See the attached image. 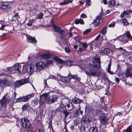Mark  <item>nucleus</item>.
Returning <instances> with one entry per match:
<instances>
[{"mask_svg":"<svg viewBox=\"0 0 132 132\" xmlns=\"http://www.w3.org/2000/svg\"><path fill=\"white\" fill-rule=\"evenodd\" d=\"M67 109L66 107L63 104H61L59 108L57 109V111L58 112H63L65 115L64 117L66 118L68 116L69 113L67 112L66 110L70 111L73 108V105L71 102L70 103L67 105Z\"/></svg>","mask_w":132,"mask_h":132,"instance_id":"obj_1","label":"nucleus"},{"mask_svg":"<svg viewBox=\"0 0 132 132\" xmlns=\"http://www.w3.org/2000/svg\"><path fill=\"white\" fill-rule=\"evenodd\" d=\"M84 71L86 74L90 77L92 76L94 77L99 78L101 74L98 70V69L92 67H89L88 70H85Z\"/></svg>","mask_w":132,"mask_h":132,"instance_id":"obj_2","label":"nucleus"},{"mask_svg":"<svg viewBox=\"0 0 132 132\" xmlns=\"http://www.w3.org/2000/svg\"><path fill=\"white\" fill-rule=\"evenodd\" d=\"M19 121L20 124L25 129V130L28 131H29L31 127V124L29 121L25 118L20 119Z\"/></svg>","mask_w":132,"mask_h":132,"instance_id":"obj_3","label":"nucleus"},{"mask_svg":"<svg viewBox=\"0 0 132 132\" xmlns=\"http://www.w3.org/2000/svg\"><path fill=\"white\" fill-rule=\"evenodd\" d=\"M21 66L19 64H15L14 66L11 67H8L6 70V72L9 73H14L20 72V69H21Z\"/></svg>","mask_w":132,"mask_h":132,"instance_id":"obj_4","label":"nucleus"},{"mask_svg":"<svg viewBox=\"0 0 132 132\" xmlns=\"http://www.w3.org/2000/svg\"><path fill=\"white\" fill-rule=\"evenodd\" d=\"M52 26L54 31L57 32L60 35L61 39H62L65 36V32L63 30L61 29L60 27L54 24H52Z\"/></svg>","mask_w":132,"mask_h":132,"instance_id":"obj_5","label":"nucleus"},{"mask_svg":"<svg viewBox=\"0 0 132 132\" xmlns=\"http://www.w3.org/2000/svg\"><path fill=\"white\" fill-rule=\"evenodd\" d=\"M34 96V94L33 93L28 94L25 96L17 98L16 102H27Z\"/></svg>","mask_w":132,"mask_h":132,"instance_id":"obj_6","label":"nucleus"},{"mask_svg":"<svg viewBox=\"0 0 132 132\" xmlns=\"http://www.w3.org/2000/svg\"><path fill=\"white\" fill-rule=\"evenodd\" d=\"M101 62L100 58L99 57L96 56L94 57L93 61V66L97 69L101 67Z\"/></svg>","mask_w":132,"mask_h":132,"instance_id":"obj_7","label":"nucleus"},{"mask_svg":"<svg viewBox=\"0 0 132 132\" xmlns=\"http://www.w3.org/2000/svg\"><path fill=\"white\" fill-rule=\"evenodd\" d=\"M29 81V78H28L25 79H22L16 81L14 83L15 88L19 87L21 85L28 83Z\"/></svg>","mask_w":132,"mask_h":132,"instance_id":"obj_8","label":"nucleus"},{"mask_svg":"<svg viewBox=\"0 0 132 132\" xmlns=\"http://www.w3.org/2000/svg\"><path fill=\"white\" fill-rule=\"evenodd\" d=\"M0 8L2 11L6 12L10 11L11 10V8L10 5L8 4L7 3L5 2L2 3Z\"/></svg>","mask_w":132,"mask_h":132,"instance_id":"obj_9","label":"nucleus"},{"mask_svg":"<svg viewBox=\"0 0 132 132\" xmlns=\"http://www.w3.org/2000/svg\"><path fill=\"white\" fill-rule=\"evenodd\" d=\"M58 98V96L56 95H51L47 98V102L48 104H52L54 103Z\"/></svg>","mask_w":132,"mask_h":132,"instance_id":"obj_10","label":"nucleus"},{"mask_svg":"<svg viewBox=\"0 0 132 132\" xmlns=\"http://www.w3.org/2000/svg\"><path fill=\"white\" fill-rule=\"evenodd\" d=\"M101 123L103 125H104L108 120V119L105 114L101 113L100 115Z\"/></svg>","mask_w":132,"mask_h":132,"instance_id":"obj_11","label":"nucleus"},{"mask_svg":"<svg viewBox=\"0 0 132 132\" xmlns=\"http://www.w3.org/2000/svg\"><path fill=\"white\" fill-rule=\"evenodd\" d=\"M54 59L56 62V64L60 68V69L63 64H64V61L56 56L54 57Z\"/></svg>","mask_w":132,"mask_h":132,"instance_id":"obj_12","label":"nucleus"},{"mask_svg":"<svg viewBox=\"0 0 132 132\" xmlns=\"http://www.w3.org/2000/svg\"><path fill=\"white\" fill-rule=\"evenodd\" d=\"M10 83L9 81L6 79H4L2 80L0 79V86L1 87L9 86Z\"/></svg>","mask_w":132,"mask_h":132,"instance_id":"obj_13","label":"nucleus"},{"mask_svg":"<svg viewBox=\"0 0 132 132\" xmlns=\"http://www.w3.org/2000/svg\"><path fill=\"white\" fill-rule=\"evenodd\" d=\"M45 66V64L42 62H37L36 64V69L39 71H40L43 69Z\"/></svg>","mask_w":132,"mask_h":132,"instance_id":"obj_14","label":"nucleus"},{"mask_svg":"<svg viewBox=\"0 0 132 132\" xmlns=\"http://www.w3.org/2000/svg\"><path fill=\"white\" fill-rule=\"evenodd\" d=\"M48 96V95L47 94H43L40 96L39 102L40 104H43L46 101Z\"/></svg>","mask_w":132,"mask_h":132,"instance_id":"obj_15","label":"nucleus"},{"mask_svg":"<svg viewBox=\"0 0 132 132\" xmlns=\"http://www.w3.org/2000/svg\"><path fill=\"white\" fill-rule=\"evenodd\" d=\"M69 77H63L61 79V81L64 82L66 83H69L70 81V79H74V75H68Z\"/></svg>","mask_w":132,"mask_h":132,"instance_id":"obj_16","label":"nucleus"},{"mask_svg":"<svg viewBox=\"0 0 132 132\" xmlns=\"http://www.w3.org/2000/svg\"><path fill=\"white\" fill-rule=\"evenodd\" d=\"M103 21L100 16H98L94 20V22L95 27L97 26Z\"/></svg>","mask_w":132,"mask_h":132,"instance_id":"obj_17","label":"nucleus"},{"mask_svg":"<svg viewBox=\"0 0 132 132\" xmlns=\"http://www.w3.org/2000/svg\"><path fill=\"white\" fill-rule=\"evenodd\" d=\"M38 55L43 58L46 59H48L51 57V54L48 53H39Z\"/></svg>","mask_w":132,"mask_h":132,"instance_id":"obj_18","label":"nucleus"},{"mask_svg":"<svg viewBox=\"0 0 132 132\" xmlns=\"http://www.w3.org/2000/svg\"><path fill=\"white\" fill-rule=\"evenodd\" d=\"M126 37L127 38H128V39H125L126 38H125V39L124 40V38H123V42L126 43L128 42V40L132 41V36L131 35L129 32L128 31H127L126 33Z\"/></svg>","mask_w":132,"mask_h":132,"instance_id":"obj_19","label":"nucleus"},{"mask_svg":"<svg viewBox=\"0 0 132 132\" xmlns=\"http://www.w3.org/2000/svg\"><path fill=\"white\" fill-rule=\"evenodd\" d=\"M126 76V78H128L129 77H132V67L128 68L127 69Z\"/></svg>","mask_w":132,"mask_h":132,"instance_id":"obj_20","label":"nucleus"},{"mask_svg":"<svg viewBox=\"0 0 132 132\" xmlns=\"http://www.w3.org/2000/svg\"><path fill=\"white\" fill-rule=\"evenodd\" d=\"M7 101V98L4 97L0 100V104L1 107H5Z\"/></svg>","mask_w":132,"mask_h":132,"instance_id":"obj_21","label":"nucleus"},{"mask_svg":"<svg viewBox=\"0 0 132 132\" xmlns=\"http://www.w3.org/2000/svg\"><path fill=\"white\" fill-rule=\"evenodd\" d=\"M118 76L119 79L121 80H124L126 78V73H125L122 71H120L118 74Z\"/></svg>","mask_w":132,"mask_h":132,"instance_id":"obj_22","label":"nucleus"},{"mask_svg":"<svg viewBox=\"0 0 132 132\" xmlns=\"http://www.w3.org/2000/svg\"><path fill=\"white\" fill-rule=\"evenodd\" d=\"M110 50L109 48H105L103 50H101L100 51V53L102 55L104 54L107 55L110 52Z\"/></svg>","mask_w":132,"mask_h":132,"instance_id":"obj_23","label":"nucleus"},{"mask_svg":"<svg viewBox=\"0 0 132 132\" xmlns=\"http://www.w3.org/2000/svg\"><path fill=\"white\" fill-rule=\"evenodd\" d=\"M115 0H110L109 1L108 5L109 7H112L115 6L116 5Z\"/></svg>","mask_w":132,"mask_h":132,"instance_id":"obj_24","label":"nucleus"},{"mask_svg":"<svg viewBox=\"0 0 132 132\" xmlns=\"http://www.w3.org/2000/svg\"><path fill=\"white\" fill-rule=\"evenodd\" d=\"M83 112L82 111L80 110V107L75 112V117H78L79 114H82Z\"/></svg>","mask_w":132,"mask_h":132,"instance_id":"obj_25","label":"nucleus"},{"mask_svg":"<svg viewBox=\"0 0 132 132\" xmlns=\"http://www.w3.org/2000/svg\"><path fill=\"white\" fill-rule=\"evenodd\" d=\"M28 41L30 43H35L37 42V41L34 37L29 36L28 37Z\"/></svg>","mask_w":132,"mask_h":132,"instance_id":"obj_26","label":"nucleus"},{"mask_svg":"<svg viewBox=\"0 0 132 132\" xmlns=\"http://www.w3.org/2000/svg\"><path fill=\"white\" fill-rule=\"evenodd\" d=\"M98 131V129L97 127L93 126L90 128L89 132H97Z\"/></svg>","mask_w":132,"mask_h":132,"instance_id":"obj_27","label":"nucleus"},{"mask_svg":"<svg viewBox=\"0 0 132 132\" xmlns=\"http://www.w3.org/2000/svg\"><path fill=\"white\" fill-rule=\"evenodd\" d=\"M107 26L104 27L100 32V35H102L103 36H104L107 32V30L108 29Z\"/></svg>","mask_w":132,"mask_h":132,"instance_id":"obj_28","label":"nucleus"},{"mask_svg":"<svg viewBox=\"0 0 132 132\" xmlns=\"http://www.w3.org/2000/svg\"><path fill=\"white\" fill-rule=\"evenodd\" d=\"M43 14L41 12H40L37 14L36 15V19H42L43 16Z\"/></svg>","mask_w":132,"mask_h":132,"instance_id":"obj_29","label":"nucleus"},{"mask_svg":"<svg viewBox=\"0 0 132 132\" xmlns=\"http://www.w3.org/2000/svg\"><path fill=\"white\" fill-rule=\"evenodd\" d=\"M72 2V1L70 0H64L63 2L60 3V5H63L67 4L69 3H71Z\"/></svg>","mask_w":132,"mask_h":132,"instance_id":"obj_30","label":"nucleus"},{"mask_svg":"<svg viewBox=\"0 0 132 132\" xmlns=\"http://www.w3.org/2000/svg\"><path fill=\"white\" fill-rule=\"evenodd\" d=\"M79 23L83 24H84V22L83 20L81 19H79L76 20L75 21V24H78Z\"/></svg>","mask_w":132,"mask_h":132,"instance_id":"obj_31","label":"nucleus"},{"mask_svg":"<svg viewBox=\"0 0 132 132\" xmlns=\"http://www.w3.org/2000/svg\"><path fill=\"white\" fill-rule=\"evenodd\" d=\"M111 64L110 63H109L108 65V67L107 69V71L110 74L113 75L114 74V73L113 72L111 71L110 70V68L111 67Z\"/></svg>","mask_w":132,"mask_h":132,"instance_id":"obj_32","label":"nucleus"},{"mask_svg":"<svg viewBox=\"0 0 132 132\" xmlns=\"http://www.w3.org/2000/svg\"><path fill=\"white\" fill-rule=\"evenodd\" d=\"M29 108V104L26 103L23 106L22 109L23 111H26Z\"/></svg>","mask_w":132,"mask_h":132,"instance_id":"obj_33","label":"nucleus"},{"mask_svg":"<svg viewBox=\"0 0 132 132\" xmlns=\"http://www.w3.org/2000/svg\"><path fill=\"white\" fill-rule=\"evenodd\" d=\"M132 126H130L127 128L126 130L123 131V132H132Z\"/></svg>","mask_w":132,"mask_h":132,"instance_id":"obj_34","label":"nucleus"},{"mask_svg":"<svg viewBox=\"0 0 132 132\" xmlns=\"http://www.w3.org/2000/svg\"><path fill=\"white\" fill-rule=\"evenodd\" d=\"M72 61L70 60H69L67 61H64V64H65L66 65L71 66L72 64Z\"/></svg>","mask_w":132,"mask_h":132,"instance_id":"obj_35","label":"nucleus"},{"mask_svg":"<svg viewBox=\"0 0 132 132\" xmlns=\"http://www.w3.org/2000/svg\"><path fill=\"white\" fill-rule=\"evenodd\" d=\"M131 53L130 52H126L124 53L123 55L124 56H125L126 57L129 58L131 57Z\"/></svg>","mask_w":132,"mask_h":132,"instance_id":"obj_36","label":"nucleus"},{"mask_svg":"<svg viewBox=\"0 0 132 132\" xmlns=\"http://www.w3.org/2000/svg\"><path fill=\"white\" fill-rule=\"evenodd\" d=\"M122 23L123 25L125 26H126L129 24V23L128 21L125 19H123Z\"/></svg>","mask_w":132,"mask_h":132,"instance_id":"obj_37","label":"nucleus"},{"mask_svg":"<svg viewBox=\"0 0 132 132\" xmlns=\"http://www.w3.org/2000/svg\"><path fill=\"white\" fill-rule=\"evenodd\" d=\"M28 66L29 67V68H28V70L31 72L33 71L34 69V66L32 64H30Z\"/></svg>","mask_w":132,"mask_h":132,"instance_id":"obj_38","label":"nucleus"},{"mask_svg":"<svg viewBox=\"0 0 132 132\" xmlns=\"http://www.w3.org/2000/svg\"><path fill=\"white\" fill-rule=\"evenodd\" d=\"M81 100L79 98H75V104H79L81 103Z\"/></svg>","mask_w":132,"mask_h":132,"instance_id":"obj_39","label":"nucleus"},{"mask_svg":"<svg viewBox=\"0 0 132 132\" xmlns=\"http://www.w3.org/2000/svg\"><path fill=\"white\" fill-rule=\"evenodd\" d=\"M80 44H81V45L84 47L85 48H86L88 47V45L86 43V42H81Z\"/></svg>","mask_w":132,"mask_h":132,"instance_id":"obj_40","label":"nucleus"},{"mask_svg":"<svg viewBox=\"0 0 132 132\" xmlns=\"http://www.w3.org/2000/svg\"><path fill=\"white\" fill-rule=\"evenodd\" d=\"M91 31V30L90 29H88L87 30H86L85 31L83 32V34L84 35H85L89 33Z\"/></svg>","mask_w":132,"mask_h":132,"instance_id":"obj_41","label":"nucleus"},{"mask_svg":"<svg viewBox=\"0 0 132 132\" xmlns=\"http://www.w3.org/2000/svg\"><path fill=\"white\" fill-rule=\"evenodd\" d=\"M80 37L79 36H78L77 37H75V40L76 42H79V43H81L80 42Z\"/></svg>","mask_w":132,"mask_h":132,"instance_id":"obj_42","label":"nucleus"},{"mask_svg":"<svg viewBox=\"0 0 132 132\" xmlns=\"http://www.w3.org/2000/svg\"><path fill=\"white\" fill-rule=\"evenodd\" d=\"M39 5L37 4H36L34 7V9L35 11H38L39 10Z\"/></svg>","mask_w":132,"mask_h":132,"instance_id":"obj_43","label":"nucleus"},{"mask_svg":"<svg viewBox=\"0 0 132 132\" xmlns=\"http://www.w3.org/2000/svg\"><path fill=\"white\" fill-rule=\"evenodd\" d=\"M64 49L65 51L67 53H69L71 51L69 49V48L67 47H65Z\"/></svg>","mask_w":132,"mask_h":132,"instance_id":"obj_44","label":"nucleus"},{"mask_svg":"<svg viewBox=\"0 0 132 132\" xmlns=\"http://www.w3.org/2000/svg\"><path fill=\"white\" fill-rule=\"evenodd\" d=\"M115 25V23L114 22L111 23L109 24L108 26V27H114Z\"/></svg>","mask_w":132,"mask_h":132,"instance_id":"obj_45","label":"nucleus"},{"mask_svg":"<svg viewBox=\"0 0 132 132\" xmlns=\"http://www.w3.org/2000/svg\"><path fill=\"white\" fill-rule=\"evenodd\" d=\"M85 127L83 126H81L80 129V131H83L84 130H85Z\"/></svg>","mask_w":132,"mask_h":132,"instance_id":"obj_46","label":"nucleus"},{"mask_svg":"<svg viewBox=\"0 0 132 132\" xmlns=\"http://www.w3.org/2000/svg\"><path fill=\"white\" fill-rule=\"evenodd\" d=\"M17 94L15 91L13 94V96L12 97L13 100H15L16 98V96Z\"/></svg>","mask_w":132,"mask_h":132,"instance_id":"obj_47","label":"nucleus"},{"mask_svg":"<svg viewBox=\"0 0 132 132\" xmlns=\"http://www.w3.org/2000/svg\"><path fill=\"white\" fill-rule=\"evenodd\" d=\"M43 84L44 85V86L45 87H47V80L46 79L44 80Z\"/></svg>","mask_w":132,"mask_h":132,"instance_id":"obj_48","label":"nucleus"},{"mask_svg":"<svg viewBox=\"0 0 132 132\" xmlns=\"http://www.w3.org/2000/svg\"><path fill=\"white\" fill-rule=\"evenodd\" d=\"M126 11H125L122 13L120 15V17L121 18H123L124 16L125 15H126Z\"/></svg>","mask_w":132,"mask_h":132,"instance_id":"obj_49","label":"nucleus"},{"mask_svg":"<svg viewBox=\"0 0 132 132\" xmlns=\"http://www.w3.org/2000/svg\"><path fill=\"white\" fill-rule=\"evenodd\" d=\"M48 128H50V130L51 128L53 130V127H52V123L51 122L49 123V126L48 127Z\"/></svg>","mask_w":132,"mask_h":132,"instance_id":"obj_50","label":"nucleus"},{"mask_svg":"<svg viewBox=\"0 0 132 132\" xmlns=\"http://www.w3.org/2000/svg\"><path fill=\"white\" fill-rule=\"evenodd\" d=\"M33 22V21L32 20L29 21L28 23L27 24V26H32V23Z\"/></svg>","mask_w":132,"mask_h":132,"instance_id":"obj_51","label":"nucleus"},{"mask_svg":"<svg viewBox=\"0 0 132 132\" xmlns=\"http://www.w3.org/2000/svg\"><path fill=\"white\" fill-rule=\"evenodd\" d=\"M50 79H54L55 78V77L52 75H50L48 77Z\"/></svg>","mask_w":132,"mask_h":132,"instance_id":"obj_52","label":"nucleus"},{"mask_svg":"<svg viewBox=\"0 0 132 132\" xmlns=\"http://www.w3.org/2000/svg\"><path fill=\"white\" fill-rule=\"evenodd\" d=\"M53 61L52 60L48 61L47 62V64H52L53 63Z\"/></svg>","mask_w":132,"mask_h":132,"instance_id":"obj_53","label":"nucleus"},{"mask_svg":"<svg viewBox=\"0 0 132 132\" xmlns=\"http://www.w3.org/2000/svg\"><path fill=\"white\" fill-rule=\"evenodd\" d=\"M115 81L116 83L117 84H118L119 82V79L117 77L115 78Z\"/></svg>","mask_w":132,"mask_h":132,"instance_id":"obj_54","label":"nucleus"},{"mask_svg":"<svg viewBox=\"0 0 132 132\" xmlns=\"http://www.w3.org/2000/svg\"><path fill=\"white\" fill-rule=\"evenodd\" d=\"M90 0H87L86 1V4H87L89 6L90 5Z\"/></svg>","mask_w":132,"mask_h":132,"instance_id":"obj_55","label":"nucleus"},{"mask_svg":"<svg viewBox=\"0 0 132 132\" xmlns=\"http://www.w3.org/2000/svg\"><path fill=\"white\" fill-rule=\"evenodd\" d=\"M81 17L83 18H86L87 17V16L84 14H82L80 16Z\"/></svg>","mask_w":132,"mask_h":132,"instance_id":"obj_56","label":"nucleus"},{"mask_svg":"<svg viewBox=\"0 0 132 132\" xmlns=\"http://www.w3.org/2000/svg\"><path fill=\"white\" fill-rule=\"evenodd\" d=\"M101 35L100 34V35H99L97 37H96L95 39V40H98L99 38V37H101L102 38L103 37V36H101Z\"/></svg>","mask_w":132,"mask_h":132,"instance_id":"obj_57","label":"nucleus"},{"mask_svg":"<svg viewBox=\"0 0 132 132\" xmlns=\"http://www.w3.org/2000/svg\"><path fill=\"white\" fill-rule=\"evenodd\" d=\"M122 114L120 112H117L115 114V116H120Z\"/></svg>","mask_w":132,"mask_h":132,"instance_id":"obj_58","label":"nucleus"},{"mask_svg":"<svg viewBox=\"0 0 132 132\" xmlns=\"http://www.w3.org/2000/svg\"><path fill=\"white\" fill-rule=\"evenodd\" d=\"M103 3L104 4L106 5L108 4V1L106 0H103Z\"/></svg>","mask_w":132,"mask_h":132,"instance_id":"obj_59","label":"nucleus"},{"mask_svg":"<svg viewBox=\"0 0 132 132\" xmlns=\"http://www.w3.org/2000/svg\"><path fill=\"white\" fill-rule=\"evenodd\" d=\"M14 17H16V19L17 17H19V15H18V13L17 12V13H16L15 14H14Z\"/></svg>","mask_w":132,"mask_h":132,"instance_id":"obj_60","label":"nucleus"},{"mask_svg":"<svg viewBox=\"0 0 132 132\" xmlns=\"http://www.w3.org/2000/svg\"><path fill=\"white\" fill-rule=\"evenodd\" d=\"M75 79L78 81H79L80 79V78L78 77L75 76Z\"/></svg>","mask_w":132,"mask_h":132,"instance_id":"obj_61","label":"nucleus"},{"mask_svg":"<svg viewBox=\"0 0 132 132\" xmlns=\"http://www.w3.org/2000/svg\"><path fill=\"white\" fill-rule=\"evenodd\" d=\"M5 27V26L4 25H2V26L0 27V30H3V29Z\"/></svg>","mask_w":132,"mask_h":132,"instance_id":"obj_62","label":"nucleus"},{"mask_svg":"<svg viewBox=\"0 0 132 132\" xmlns=\"http://www.w3.org/2000/svg\"><path fill=\"white\" fill-rule=\"evenodd\" d=\"M107 78L105 75H103L102 78V79H103V80H105Z\"/></svg>","mask_w":132,"mask_h":132,"instance_id":"obj_63","label":"nucleus"},{"mask_svg":"<svg viewBox=\"0 0 132 132\" xmlns=\"http://www.w3.org/2000/svg\"><path fill=\"white\" fill-rule=\"evenodd\" d=\"M79 51L80 52H81L84 50V49H82V48L80 47L79 49Z\"/></svg>","mask_w":132,"mask_h":132,"instance_id":"obj_64","label":"nucleus"}]
</instances>
